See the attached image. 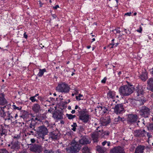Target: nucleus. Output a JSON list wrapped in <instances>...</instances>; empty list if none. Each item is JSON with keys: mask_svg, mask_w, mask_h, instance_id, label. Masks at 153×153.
<instances>
[{"mask_svg": "<svg viewBox=\"0 0 153 153\" xmlns=\"http://www.w3.org/2000/svg\"><path fill=\"white\" fill-rule=\"evenodd\" d=\"M134 87L132 85H123L119 88V92L121 96L123 97L128 96L131 94L133 92Z\"/></svg>", "mask_w": 153, "mask_h": 153, "instance_id": "f257e3e1", "label": "nucleus"}, {"mask_svg": "<svg viewBox=\"0 0 153 153\" xmlns=\"http://www.w3.org/2000/svg\"><path fill=\"white\" fill-rule=\"evenodd\" d=\"M81 148V146L78 142L73 140L70 146L66 149V150L67 153H77L79 152Z\"/></svg>", "mask_w": 153, "mask_h": 153, "instance_id": "f03ea898", "label": "nucleus"}, {"mask_svg": "<svg viewBox=\"0 0 153 153\" xmlns=\"http://www.w3.org/2000/svg\"><path fill=\"white\" fill-rule=\"evenodd\" d=\"M86 109H82V111H78L79 119L83 123L86 124L89 121L90 116L87 114Z\"/></svg>", "mask_w": 153, "mask_h": 153, "instance_id": "7ed1b4c3", "label": "nucleus"}, {"mask_svg": "<svg viewBox=\"0 0 153 153\" xmlns=\"http://www.w3.org/2000/svg\"><path fill=\"white\" fill-rule=\"evenodd\" d=\"M36 134L39 137L42 138H44L45 135H47L48 133V130L47 128L44 125H42L38 127L37 129L35 131Z\"/></svg>", "mask_w": 153, "mask_h": 153, "instance_id": "20e7f679", "label": "nucleus"}, {"mask_svg": "<svg viewBox=\"0 0 153 153\" xmlns=\"http://www.w3.org/2000/svg\"><path fill=\"white\" fill-rule=\"evenodd\" d=\"M70 89V87L65 82H62L58 85L56 87V90L59 92L67 93H68Z\"/></svg>", "mask_w": 153, "mask_h": 153, "instance_id": "39448f33", "label": "nucleus"}, {"mask_svg": "<svg viewBox=\"0 0 153 153\" xmlns=\"http://www.w3.org/2000/svg\"><path fill=\"white\" fill-rule=\"evenodd\" d=\"M138 117L136 114H130L128 115L127 119V123L131 125L137 123Z\"/></svg>", "mask_w": 153, "mask_h": 153, "instance_id": "423d86ee", "label": "nucleus"}, {"mask_svg": "<svg viewBox=\"0 0 153 153\" xmlns=\"http://www.w3.org/2000/svg\"><path fill=\"white\" fill-rule=\"evenodd\" d=\"M150 109L146 106H143L141 107L139 112L141 116L146 118L148 117L150 114Z\"/></svg>", "mask_w": 153, "mask_h": 153, "instance_id": "0eeeda50", "label": "nucleus"}, {"mask_svg": "<svg viewBox=\"0 0 153 153\" xmlns=\"http://www.w3.org/2000/svg\"><path fill=\"white\" fill-rule=\"evenodd\" d=\"M114 109V113L117 114H122L124 110L122 104H118L115 105Z\"/></svg>", "mask_w": 153, "mask_h": 153, "instance_id": "6e6552de", "label": "nucleus"}, {"mask_svg": "<svg viewBox=\"0 0 153 153\" xmlns=\"http://www.w3.org/2000/svg\"><path fill=\"white\" fill-rule=\"evenodd\" d=\"M42 147L41 146L34 144L31 145L30 148V150L35 153H40L42 151Z\"/></svg>", "mask_w": 153, "mask_h": 153, "instance_id": "1a4fd4ad", "label": "nucleus"}, {"mask_svg": "<svg viewBox=\"0 0 153 153\" xmlns=\"http://www.w3.org/2000/svg\"><path fill=\"white\" fill-rule=\"evenodd\" d=\"M28 121H30L28 129L29 130H33L35 131L36 130L35 126L37 125L38 123L37 121L35 120V118L33 116L32 118L30 119Z\"/></svg>", "mask_w": 153, "mask_h": 153, "instance_id": "9d476101", "label": "nucleus"}, {"mask_svg": "<svg viewBox=\"0 0 153 153\" xmlns=\"http://www.w3.org/2000/svg\"><path fill=\"white\" fill-rule=\"evenodd\" d=\"M53 117L56 120H62L63 119V113L59 110H57L53 113Z\"/></svg>", "mask_w": 153, "mask_h": 153, "instance_id": "9b49d317", "label": "nucleus"}, {"mask_svg": "<svg viewBox=\"0 0 153 153\" xmlns=\"http://www.w3.org/2000/svg\"><path fill=\"white\" fill-rule=\"evenodd\" d=\"M110 153H126L123 149L120 146H115L111 149Z\"/></svg>", "mask_w": 153, "mask_h": 153, "instance_id": "f8f14e48", "label": "nucleus"}, {"mask_svg": "<svg viewBox=\"0 0 153 153\" xmlns=\"http://www.w3.org/2000/svg\"><path fill=\"white\" fill-rule=\"evenodd\" d=\"M20 143L17 140L11 144L10 149L13 150V151L14 150H18L20 149Z\"/></svg>", "mask_w": 153, "mask_h": 153, "instance_id": "ddd939ff", "label": "nucleus"}, {"mask_svg": "<svg viewBox=\"0 0 153 153\" xmlns=\"http://www.w3.org/2000/svg\"><path fill=\"white\" fill-rule=\"evenodd\" d=\"M134 134L136 137H143L145 135V131L144 130H137L134 131Z\"/></svg>", "mask_w": 153, "mask_h": 153, "instance_id": "4468645a", "label": "nucleus"}, {"mask_svg": "<svg viewBox=\"0 0 153 153\" xmlns=\"http://www.w3.org/2000/svg\"><path fill=\"white\" fill-rule=\"evenodd\" d=\"M7 103V100L5 98V96L3 93H0V105H4Z\"/></svg>", "mask_w": 153, "mask_h": 153, "instance_id": "2eb2a0df", "label": "nucleus"}, {"mask_svg": "<svg viewBox=\"0 0 153 153\" xmlns=\"http://www.w3.org/2000/svg\"><path fill=\"white\" fill-rule=\"evenodd\" d=\"M49 138H51L52 140H57L59 137V134L57 132L55 131H53L49 133Z\"/></svg>", "mask_w": 153, "mask_h": 153, "instance_id": "dca6fc26", "label": "nucleus"}, {"mask_svg": "<svg viewBox=\"0 0 153 153\" xmlns=\"http://www.w3.org/2000/svg\"><path fill=\"white\" fill-rule=\"evenodd\" d=\"M145 148V146H144L138 145L136 147L134 153H144V150Z\"/></svg>", "mask_w": 153, "mask_h": 153, "instance_id": "f3484780", "label": "nucleus"}, {"mask_svg": "<svg viewBox=\"0 0 153 153\" xmlns=\"http://www.w3.org/2000/svg\"><path fill=\"white\" fill-rule=\"evenodd\" d=\"M79 143L82 145L86 144L89 143L91 142L89 141L88 138L86 137H83L79 140Z\"/></svg>", "mask_w": 153, "mask_h": 153, "instance_id": "a211bd4d", "label": "nucleus"}, {"mask_svg": "<svg viewBox=\"0 0 153 153\" xmlns=\"http://www.w3.org/2000/svg\"><path fill=\"white\" fill-rule=\"evenodd\" d=\"M148 89L151 91H153V78L149 79L147 81Z\"/></svg>", "mask_w": 153, "mask_h": 153, "instance_id": "6ab92c4d", "label": "nucleus"}, {"mask_svg": "<svg viewBox=\"0 0 153 153\" xmlns=\"http://www.w3.org/2000/svg\"><path fill=\"white\" fill-rule=\"evenodd\" d=\"M148 74L146 70L143 71L140 76V79L143 81H145L148 78Z\"/></svg>", "mask_w": 153, "mask_h": 153, "instance_id": "aec40b11", "label": "nucleus"}, {"mask_svg": "<svg viewBox=\"0 0 153 153\" xmlns=\"http://www.w3.org/2000/svg\"><path fill=\"white\" fill-rule=\"evenodd\" d=\"M116 92L114 91H109L107 93V98L114 99L115 98Z\"/></svg>", "mask_w": 153, "mask_h": 153, "instance_id": "412c9836", "label": "nucleus"}, {"mask_svg": "<svg viewBox=\"0 0 153 153\" xmlns=\"http://www.w3.org/2000/svg\"><path fill=\"white\" fill-rule=\"evenodd\" d=\"M7 130L5 129L4 127L2 125H0V134L1 136L7 135Z\"/></svg>", "mask_w": 153, "mask_h": 153, "instance_id": "4be33fe9", "label": "nucleus"}, {"mask_svg": "<svg viewBox=\"0 0 153 153\" xmlns=\"http://www.w3.org/2000/svg\"><path fill=\"white\" fill-rule=\"evenodd\" d=\"M35 118V120H36L37 122L38 121L41 122L42 120L45 119L46 117L44 114H38L36 116H33Z\"/></svg>", "mask_w": 153, "mask_h": 153, "instance_id": "5701e85b", "label": "nucleus"}, {"mask_svg": "<svg viewBox=\"0 0 153 153\" xmlns=\"http://www.w3.org/2000/svg\"><path fill=\"white\" fill-rule=\"evenodd\" d=\"M97 150L99 153H107V149L105 147L98 146Z\"/></svg>", "mask_w": 153, "mask_h": 153, "instance_id": "b1692460", "label": "nucleus"}, {"mask_svg": "<svg viewBox=\"0 0 153 153\" xmlns=\"http://www.w3.org/2000/svg\"><path fill=\"white\" fill-rule=\"evenodd\" d=\"M13 110V109L11 108H8V111L6 112L7 115V120H10L13 118V117L11 114H12V111Z\"/></svg>", "mask_w": 153, "mask_h": 153, "instance_id": "393cba45", "label": "nucleus"}, {"mask_svg": "<svg viewBox=\"0 0 153 153\" xmlns=\"http://www.w3.org/2000/svg\"><path fill=\"white\" fill-rule=\"evenodd\" d=\"M125 120V119L124 117H120L119 116H118L117 117L114 119L113 123L114 124H117L120 122H123Z\"/></svg>", "mask_w": 153, "mask_h": 153, "instance_id": "a878e982", "label": "nucleus"}, {"mask_svg": "<svg viewBox=\"0 0 153 153\" xmlns=\"http://www.w3.org/2000/svg\"><path fill=\"white\" fill-rule=\"evenodd\" d=\"M32 110L35 113L38 112L40 110V106L38 104H34L32 108Z\"/></svg>", "mask_w": 153, "mask_h": 153, "instance_id": "bb28decb", "label": "nucleus"}, {"mask_svg": "<svg viewBox=\"0 0 153 153\" xmlns=\"http://www.w3.org/2000/svg\"><path fill=\"white\" fill-rule=\"evenodd\" d=\"M109 123V122H107L104 124H100L99 126H97L96 127V131L97 132H100L102 130V126H106Z\"/></svg>", "mask_w": 153, "mask_h": 153, "instance_id": "cd10ccee", "label": "nucleus"}, {"mask_svg": "<svg viewBox=\"0 0 153 153\" xmlns=\"http://www.w3.org/2000/svg\"><path fill=\"white\" fill-rule=\"evenodd\" d=\"M99 134L98 132L94 133L92 134L91 137L94 142H97L98 141Z\"/></svg>", "mask_w": 153, "mask_h": 153, "instance_id": "c85d7f7f", "label": "nucleus"}, {"mask_svg": "<svg viewBox=\"0 0 153 153\" xmlns=\"http://www.w3.org/2000/svg\"><path fill=\"white\" fill-rule=\"evenodd\" d=\"M46 72V70L45 68L39 69V71L37 74V76L39 77H41L43 75L44 73Z\"/></svg>", "mask_w": 153, "mask_h": 153, "instance_id": "c756f323", "label": "nucleus"}, {"mask_svg": "<svg viewBox=\"0 0 153 153\" xmlns=\"http://www.w3.org/2000/svg\"><path fill=\"white\" fill-rule=\"evenodd\" d=\"M110 134V132L108 131H105L102 132L101 134L102 138H105L108 136Z\"/></svg>", "mask_w": 153, "mask_h": 153, "instance_id": "7c9ffc66", "label": "nucleus"}, {"mask_svg": "<svg viewBox=\"0 0 153 153\" xmlns=\"http://www.w3.org/2000/svg\"><path fill=\"white\" fill-rule=\"evenodd\" d=\"M148 130L153 134V123H150L147 126Z\"/></svg>", "mask_w": 153, "mask_h": 153, "instance_id": "2f4dec72", "label": "nucleus"}, {"mask_svg": "<svg viewBox=\"0 0 153 153\" xmlns=\"http://www.w3.org/2000/svg\"><path fill=\"white\" fill-rule=\"evenodd\" d=\"M0 116L4 118L6 116V112L3 109L0 110Z\"/></svg>", "mask_w": 153, "mask_h": 153, "instance_id": "473e14b6", "label": "nucleus"}, {"mask_svg": "<svg viewBox=\"0 0 153 153\" xmlns=\"http://www.w3.org/2000/svg\"><path fill=\"white\" fill-rule=\"evenodd\" d=\"M82 151L83 153H89L90 149L88 147L85 146L83 148Z\"/></svg>", "mask_w": 153, "mask_h": 153, "instance_id": "72a5a7b5", "label": "nucleus"}, {"mask_svg": "<svg viewBox=\"0 0 153 153\" xmlns=\"http://www.w3.org/2000/svg\"><path fill=\"white\" fill-rule=\"evenodd\" d=\"M66 115L68 118L70 120L73 119L75 118L76 117L75 115H73L71 114H67Z\"/></svg>", "mask_w": 153, "mask_h": 153, "instance_id": "f704fd0d", "label": "nucleus"}, {"mask_svg": "<svg viewBox=\"0 0 153 153\" xmlns=\"http://www.w3.org/2000/svg\"><path fill=\"white\" fill-rule=\"evenodd\" d=\"M136 95L137 96H140V95H143V92L142 91H139V89H137L136 90Z\"/></svg>", "mask_w": 153, "mask_h": 153, "instance_id": "c9c22d12", "label": "nucleus"}, {"mask_svg": "<svg viewBox=\"0 0 153 153\" xmlns=\"http://www.w3.org/2000/svg\"><path fill=\"white\" fill-rule=\"evenodd\" d=\"M71 126L73 127L71 128V130L74 131H76V127H78L76 123H74Z\"/></svg>", "mask_w": 153, "mask_h": 153, "instance_id": "e433bc0d", "label": "nucleus"}, {"mask_svg": "<svg viewBox=\"0 0 153 153\" xmlns=\"http://www.w3.org/2000/svg\"><path fill=\"white\" fill-rule=\"evenodd\" d=\"M43 152L44 153H53L54 152L51 149H45Z\"/></svg>", "mask_w": 153, "mask_h": 153, "instance_id": "4c0bfd02", "label": "nucleus"}, {"mask_svg": "<svg viewBox=\"0 0 153 153\" xmlns=\"http://www.w3.org/2000/svg\"><path fill=\"white\" fill-rule=\"evenodd\" d=\"M107 144L108 146H109L111 145V142L109 141H105L102 143V146H104L106 144Z\"/></svg>", "mask_w": 153, "mask_h": 153, "instance_id": "58836bf2", "label": "nucleus"}, {"mask_svg": "<svg viewBox=\"0 0 153 153\" xmlns=\"http://www.w3.org/2000/svg\"><path fill=\"white\" fill-rule=\"evenodd\" d=\"M35 96H33L31 97L30 98V100H31L32 102H37L38 100L36 99V98Z\"/></svg>", "mask_w": 153, "mask_h": 153, "instance_id": "ea45409f", "label": "nucleus"}, {"mask_svg": "<svg viewBox=\"0 0 153 153\" xmlns=\"http://www.w3.org/2000/svg\"><path fill=\"white\" fill-rule=\"evenodd\" d=\"M119 44V43H115L114 42H111L110 44V45H112L111 47V48H113L117 47Z\"/></svg>", "mask_w": 153, "mask_h": 153, "instance_id": "a19ab883", "label": "nucleus"}, {"mask_svg": "<svg viewBox=\"0 0 153 153\" xmlns=\"http://www.w3.org/2000/svg\"><path fill=\"white\" fill-rule=\"evenodd\" d=\"M12 107L13 108V109L14 110H20L22 108V107L21 106L20 107H17L15 105H12Z\"/></svg>", "mask_w": 153, "mask_h": 153, "instance_id": "79ce46f5", "label": "nucleus"}, {"mask_svg": "<svg viewBox=\"0 0 153 153\" xmlns=\"http://www.w3.org/2000/svg\"><path fill=\"white\" fill-rule=\"evenodd\" d=\"M21 118H23L24 120H26L28 117V114H22L20 116Z\"/></svg>", "mask_w": 153, "mask_h": 153, "instance_id": "37998d69", "label": "nucleus"}, {"mask_svg": "<svg viewBox=\"0 0 153 153\" xmlns=\"http://www.w3.org/2000/svg\"><path fill=\"white\" fill-rule=\"evenodd\" d=\"M0 153H9L6 149H0Z\"/></svg>", "mask_w": 153, "mask_h": 153, "instance_id": "c03bdc74", "label": "nucleus"}, {"mask_svg": "<svg viewBox=\"0 0 153 153\" xmlns=\"http://www.w3.org/2000/svg\"><path fill=\"white\" fill-rule=\"evenodd\" d=\"M119 29H120V28L118 27L117 28L113 30H112V31L113 32L114 31H116V33H114L115 34H116L117 33H120L121 31L119 30Z\"/></svg>", "mask_w": 153, "mask_h": 153, "instance_id": "a18cd8bd", "label": "nucleus"}, {"mask_svg": "<svg viewBox=\"0 0 153 153\" xmlns=\"http://www.w3.org/2000/svg\"><path fill=\"white\" fill-rule=\"evenodd\" d=\"M145 134L147 135V136L148 137L149 139L152 137V135L150 133L147 132L145 131Z\"/></svg>", "mask_w": 153, "mask_h": 153, "instance_id": "49530a36", "label": "nucleus"}, {"mask_svg": "<svg viewBox=\"0 0 153 153\" xmlns=\"http://www.w3.org/2000/svg\"><path fill=\"white\" fill-rule=\"evenodd\" d=\"M82 97V95L79 94L78 96H76V99L77 100H80L82 99L80 98Z\"/></svg>", "mask_w": 153, "mask_h": 153, "instance_id": "de8ad7c7", "label": "nucleus"}, {"mask_svg": "<svg viewBox=\"0 0 153 153\" xmlns=\"http://www.w3.org/2000/svg\"><path fill=\"white\" fill-rule=\"evenodd\" d=\"M100 108H101V109L102 110V109H103V112H104V113H105L106 112V111H107V109H106V108H105V107H100ZM98 108H99V107H98Z\"/></svg>", "mask_w": 153, "mask_h": 153, "instance_id": "09e8293b", "label": "nucleus"}, {"mask_svg": "<svg viewBox=\"0 0 153 153\" xmlns=\"http://www.w3.org/2000/svg\"><path fill=\"white\" fill-rule=\"evenodd\" d=\"M10 106H11V105H10V104H8V105H5L3 107H1V108H2V109H3L4 110V109L5 108H6L8 110V108H11L10 107Z\"/></svg>", "mask_w": 153, "mask_h": 153, "instance_id": "8fccbe9b", "label": "nucleus"}, {"mask_svg": "<svg viewBox=\"0 0 153 153\" xmlns=\"http://www.w3.org/2000/svg\"><path fill=\"white\" fill-rule=\"evenodd\" d=\"M20 137V134L18 135H15L13 137L14 139H15L16 140L19 139Z\"/></svg>", "mask_w": 153, "mask_h": 153, "instance_id": "3c124183", "label": "nucleus"}, {"mask_svg": "<svg viewBox=\"0 0 153 153\" xmlns=\"http://www.w3.org/2000/svg\"><path fill=\"white\" fill-rule=\"evenodd\" d=\"M75 109H78V110H77L78 113V111H80V110L81 111H82V109H81L80 107H79V106L77 105H76L75 106Z\"/></svg>", "mask_w": 153, "mask_h": 153, "instance_id": "603ef678", "label": "nucleus"}, {"mask_svg": "<svg viewBox=\"0 0 153 153\" xmlns=\"http://www.w3.org/2000/svg\"><path fill=\"white\" fill-rule=\"evenodd\" d=\"M107 79V78L106 77H105L103 79H102L101 81V82L102 83H105L106 82V80Z\"/></svg>", "mask_w": 153, "mask_h": 153, "instance_id": "864d4df0", "label": "nucleus"}, {"mask_svg": "<svg viewBox=\"0 0 153 153\" xmlns=\"http://www.w3.org/2000/svg\"><path fill=\"white\" fill-rule=\"evenodd\" d=\"M137 31L140 33H141L142 30V28L141 26H140L139 28L137 30Z\"/></svg>", "mask_w": 153, "mask_h": 153, "instance_id": "5fc2aeb1", "label": "nucleus"}, {"mask_svg": "<svg viewBox=\"0 0 153 153\" xmlns=\"http://www.w3.org/2000/svg\"><path fill=\"white\" fill-rule=\"evenodd\" d=\"M79 129H78L79 130V131H82L84 130V128H83V127L82 126H78Z\"/></svg>", "mask_w": 153, "mask_h": 153, "instance_id": "6e6d98bb", "label": "nucleus"}, {"mask_svg": "<svg viewBox=\"0 0 153 153\" xmlns=\"http://www.w3.org/2000/svg\"><path fill=\"white\" fill-rule=\"evenodd\" d=\"M124 31H125L127 34H129L130 33V31L129 30H127L126 29H124Z\"/></svg>", "mask_w": 153, "mask_h": 153, "instance_id": "4d7b16f0", "label": "nucleus"}, {"mask_svg": "<svg viewBox=\"0 0 153 153\" xmlns=\"http://www.w3.org/2000/svg\"><path fill=\"white\" fill-rule=\"evenodd\" d=\"M33 130H29V132H30V134H31L32 135H34L35 134H36V133H34V132L32 131Z\"/></svg>", "mask_w": 153, "mask_h": 153, "instance_id": "13d9d810", "label": "nucleus"}, {"mask_svg": "<svg viewBox=\"0 0 153 153\" xmlns=\"http://www.w3.org/2000/svg\"><path fill=\"white\" fill-rule=\"evenodd\" d=\"M53 153H62L60 150L58 149L56 151L54 152Z\"/></svg>", "mask_w": 153, "mask_h": 153, "instance_id": "bf43d9fd", "label": "nucleus"}, {"mask_svg": "<svg viewBox=\"0 0 153 153\" xmlns=\"http://www.w3.org/2000/svg\"><path fill=\"white\" fill-rule=\"evenodd\" d=\"M59 7V6L58 5H56L55 6L53 7V8L54 10H56Z\"/></svg>", "mask_w": 153, "mask_h": 153, "instance_id": "052dcab7", "label": "nucleus"}, {"mask_svg": "<svg viewBox=\"0 0 153 153\" xmlns=\"http://www.w3.org/2000/svg\"><path fill=\"white\" fill-rule=\"evenodd\" d=\"M18 153H28V152L26 150H23L19 152Z\"/></svg>", "mask_w": 153, "mask_h": 153, "instance_id": "680f3d73", "label": "nucleus"}, {"mask_svg": "<svg viewBox=\"0 0 153 153\" xmlns=\"http://www.w3.org/2000/svg\"><path fill=\"white\" fill-rule=\"evenodd\" d=\"M23 36H24V37L26 39H27V34H26V32H25L24 33V35H23Z\"/></svg>", "mask_w": 153, "mask_h": 153, "instance_id": "e2e57ef3", "label": "nucleus"}, {"mask_svg": "<svg viewBox=\"0 0 153 153\" xmlns=\"http://www.w3.org/2000/svg\"><path fill=\"white\" fill-rule=\"evenodd\" d=\"M30 141L32 143H34L35 142L36 140L34 138L31 139H30Z\"/></svg>", "mask_w": 153, "mask_h": 153, "instance_id": "0e129e2a", "label": "nucleus"}, {"mask_svg": "<svg viewBox=\"0 0 153 153\" xmlns=\"http://www.w3.org/2000/svg\"><path fill=\"white\" fill-rule=\"evenodd\" d=\"M131 14V12L127 13L125 14V16H130Z\"/></svg>", "mask_w": 153, "mask_h": 153, "instance_id": "69168bd1", "label": "nucleus"}, {"mask_svg": "<svg viewBox=\"0 0 153 153\" xmlns=\"http://www.w3.org/2000/svg\"><path fill=\"white\" fill-rule=\"evenodd\" d=\"M39 4L40 5V7H42L43 4V3H42L40 1H39Z\"/></svg>", "mask_w": 153, "mask_h": 153, "instance_id": "338daca9", "label": "nucleus"}, {"mask_svg": "<svg viewBox=\"0 0 153 153\" xmlns=\"http://www.w3.org/2000/svg\"><path fill=\"white\" fill-rule=\"evenodd\" d=\"M51 108L50 109H49L48 110V112H49L51 113H52V110H51Z\"/></svg>", "mask_w": 153, "mask_h": 153, "instance_id": "774afa93", "label": "nucleus"}]
</instances>
